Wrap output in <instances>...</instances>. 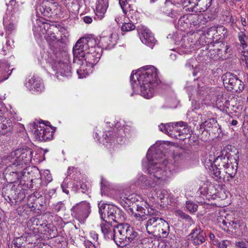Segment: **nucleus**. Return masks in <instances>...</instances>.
I'll use <instances>...</instances> for the list:
<instances>
[{
	"mask_svg": "<svg viewBox=\"0 0 248 248\" xmlns=\"http://www.w3.org/2000/svg\"><path fill=\"white\" fill-rule=\"evenodd\" d=\"M146 160L142 161V165L147 167L148 172L155 182L167 181L176 172L175 166L168 163L158 148L151 146L147 153Z\"/></svg>",
	"mask_w": 248,
	"mask_h": 248,
	"instance_id": "1",
	"label": "nucleus"
},
{
	"mask_svg": "<svg viewBox=\"0 0 248 248\" xmlns=\"http://www.w3.org/2000/svg\"><path fill=\"white\" fill-rule=\"evenodd\" d=\"M130 80L134 91L147 99L153 96L154 88L160 82L157 69L153 66L143 67L135 74L132 72Z\"/></svg>",
	"mask_w": 248,
	"mask_h": 248,
	"instance_id": "2",
	"label": "nucleus"
},
{
	"mask_svg": "<svg viewBox=\"0 0 248 248\" xmlns=\"http://www.w3.org/2000/svg\"><path fill=\"white\" fill-rule=\"evenodd\" d=\"M33 151L31 148L18 149L12 152L8 156V159L12 163V166L7 167L3 172V176L8 183H15L25 174L23 171H19L17 170H14L13 167H16L17 169H23L26 165L30 163Z\"/></svg>",
	"mask_w": 248,
	"mask_h": 248,
	"instance_id": "3",
	"label": "nucleus"
},
{
	"mask_svg": "<svg viewBox=\"0 0 248 248\" xmlns=\"http://www.w3.org/2000/svg\"><path fill=\"white\" fill-rule=\"evenodd\" d=\"M103 50L101 47H97L96 49L93 48L91 51H85V54L79 58H75L74 60L76 61L78 60L80 62L79 63L81 66L77 70L78 78H85L88 74L87 69L85 68V66L89 68L93 67L99 61L102 53Z\"/></svg>",
	"mask_w": 248,
	"mask_h": 248,
	"instance_id": "4",
	"label": "nucleus"
},
{
	"mask_svg": "<svg viewBox=\"0 0 248 248\" xmlns=\"http://www.w3.org/2000/svg\"><path fill=\"white\" fill-rule=\"evenodd\" d=\"M232 150V146L231 145L224 147L214 160V164H211L210 171L214 178L225 180V176L223 173H221V170L230 162V153Z\"/></svg>",
	"mask_w": 248,
	"mask_h": 248,
	"instance_id": "5",
	"label": "nucleus"
},
{
	"mask_svg": "<svg viewBox=\"0 0 248 248\" xmlns=\"http://www.w3.org/2000/svg\"><path fill=\"white\" fill-rule=\"evenodd\" d=\"M98 40L93 37L82 38L79 39L73 47V56L75 58H79L85 54V51H91L92 49H96L100 47L97 44Z\"/></svg>",
	"mask_w": 248,
	"mask_h": 248,
	"instance_id": "6",
	"label": "nucleus"
},
{
	"mask_svg": "<svg viewBox=\"0 0 248 248\" xmlns=\"http://www.w3.org/2000/svg\"><path fill=\"white\" fill-rule=\"evenodd\" d=\"M91 212L90 204L86 202H81L73 206L71 215L80 223H84Z\"/></svg>",
	"mask_w": 248,
	"mask_h": 248,
	"instance_id": "7",
	"label": "nucleus"
},
{
	"mask_svg": "<svg viewBox=\"0 0 248 248\" xmlns=\"http://www.w3.org/2000/svg\"><path fill=\"white\" fill-rule=\"evenodd\" d=\"M99 212L101 219L103 221H108L110 222L113 220L115 222L120 221L119 210L112 205L102 203L101 205L99 204Z\"/></svg>",
	"mask_w": 248,
	"mask_h": 248,
	"instance_id": "8",
	"label": "nucleus"
},
{
	"mask_svg": "<svg viewBox=\"0 0 248 248\" xmlns=\"http://www.w3.org/2000/svg\"><path fill=\"white\" fill-rule=\"evenodd\" d=\"M36 21L37 26H36L35 24H34L33 30L34 32H38V31H41L43 34L46 33L45 38L46 41L49 43L55 40H59L54 32V30H57L55 27L50 26L47 24H44L40 20L36 19ZM39 34L41 35V33L39 32Z\"/></svg>",
	"mask_w": 248,
	"mask_h": 248,
	"instance_id": "9",
	"label": "nucleus"
},
{
	"mask_svg": "<svg viewBox=\"0 0 248 248\" xmlns=\"http://www.w3.org/2000/svg\"><path fill=\"white\" fill-rule=\"evenodd\" d=\"M222 78L223 84L225 86L226 85V88L228 90L238 93L243 90L244 87L243 83L234 74L226 73L222 76Z\"/></svg>",
	"mask_w": 248,
	"mask_h": 248,
	"instance_id": "10",
	"label": "nucleus"
},
{
	"mask_svg": "<svg viewBox=\"0 0 248 248\" xmlns=\"http://www.w3.org/2000/svg\"><path fill=\"white\" fill-rule=\"evenodd\" d=\"M34 129L33 134L35 138L40 141H46L52 140L53 137V131L50 128L43 124L38 125L35 124H32Z\"/></svg>",
	"mask_w": 248,
	"mask_h": 248,
	"instance_id": "11",
	"label": "nucleus"
},
{
	"mask_svg": "<svg viewBox=\"0 0 248 248\" xmlns=\"http://www.w3.org/2000/svg\"><path fill=\"white\" fill-rule=\"evenodd\" d=\"M128 224L120 223L115 226L113 230L112 240L116 244L120 247H124L126 241V234L127 231Z\"/></svg>",
	"mask_w": 248,
	"mask_h": 248,
	"instance_id": "12",
	"label": "nucleus"
},
{
	"mask_svg": "<svg viewBox=\"0 0 248 248\" xmlns=\"http://www.w3.org/2000/svg\"><path fill=\"white\" fill-rule=\"evenodd\" d=\"M162 226L168 227V223L163 218L158 217H150L145 224L147 232L149 234H154L155 232H159Z\"/></svg>",
	"mask_w": 248,
	"mask_h": 248,
	"instance_id": "13",
	"label": "nucleus"
},
{
	"mask_svg": "<svg viewBox=\"0 0 248 248\" xmlns=\"http://www.w3.org/2000/svg\"><path fill=\"white\" fill-rule=\"evenodd\" d=\"M52 68L54 71H57V76H61L68 77L71 73V66L68 60L64 62L56 61L52 64Z\"/></svg>",
	"mask_w": 248,
	"mask_h": 248,
	"instance_id": "14",
	"label": "nucleus"
},
{
	"mask_svg": "<svg viewBox=\"0 0 248 248\" xmlns=\"http://www.w3.org/2000/svg\"><path fill=\"white\" fill-rule=\"evenodd\" d=\"M206 38L207 40L205 41V44L212 46H215V44L217 45V43L218 42V40L220 39V37L217 33L216 26L209 28L206 34L203 35L200 37V41H202L203 43V40H205Z\"/></svg>",
	"mask_w": 248,
	"mask_h": 248,
	"instance_id": "15",
	"label": "nucleus"
},
{
	"mask_svg": "<svg viewBox=\"0 0 248 248\" xmlns=\"http://www.w3.org/2000/svg\"><path fill=\"white\" fill-rule=\"evenodd\" d=\"M39 10L45 16L49 17L52 15H57L60 9L57 2L46 1L39 7Z\"/></svg>",
	"mask_w": 248,
	"mask_h": 248,
	"instance_id": "16",
	"label": "nucleus"
},
{
	"mask_svg": "<svg viewBox=\"0 0 248 248\" xmlns=\"http://www.w3.org/2000/svg\"><path fill=\"white\" fill-rule=\"evenodd\" d=\"M235 165H232V162L228 163V165H226L221 170V173H223L225 176V179L227 181L229 180V178L232 179L235 175L237 172V165L239 162V155L237 152L235 154V157L234 158Z\"/></svg>",
	"mask_w": 248,
	"mask_h": 248,
	"instance_id": "17",
	"label": "nucleus"
},
{
	"mask_svg": "<svg viewBox=\"0 0 248 248\" xmlns=\"http://www.w3.org/2000/svg\"><path fill=\"white\" fill-rule=\"evenodd\" d=\"M189 235L191 238V241L195 246H199L206 241V235L205 232L203 231L199 226H197L194 228Z\"/></svg>",
	"mask_w": 248,
	"mask_h": 248,
	"instance_id": "18",
	"label": "nucleus"
},
{
	"mask_svg": "<svg viewBox=\"0 0 248 248\" xmlns=\"http://www.w3.org/2000/svg\"><path fill=\"white\" fill-rule=\"evenodd\" d=\"M138 31L141 42L149 46H152L155 39L150 31L144 27H139Z\"/></svg>",
	"mask_w": 248,
	"mask_h": 248,
	"instance_id": "19",
	"label": "nucleus"
},
{
	"mask_svg": "<svg viewBox=\"0 0 248 248\" xmlns=\"http://www.w3.org/2000/svg\"><path fill=\"white\" fill-rule=\"evenodd\" d=\"M34 230H35L34 228L29 231L28 229H25V232L28 234V236H21L14 238L12 242L11 248H25L26 241L27 238L35 236L34 235Z\"/></svg>",
	"mask_w": 248,
	"mask_h": 248,
	"instance_id": "20",
	"label": "nucleus"
},
{
	"mask_svg": "<svg viewBox=\"0 0 248 248\" xmlns=\"http://www.w3.org/2000/svg\"><path fill=\"white\" fill-rule=\"evenodd\" d=\"M26 87L33 93H40L44 88L41 79L35 76H33L28 80L26 83Z\"/></svg>",
	"mask_w": 248,
	"mask_h": 248,
	"instance_id": "21",
	"label": "nucleus"
},
{
	"mask_svg": "<svg viewBox=\"0 0 248 248\" xmlns=\"http://www.w3.org/2000/svg\"><path fill=\"white\" fill-rule=\"evenodd\" d=\"M108 6V0H97L95 14L99 19H102L104 17Z\"/></svg>",
	"mask_w": 248,
	"mask_h": 248,
	"instance_id": "22",
	"label": "nucleus"
},
{
	"mask_svg": "<svg viewBox=\"0 0 248 248\" xmlns=\"http://www.w3.org/2000/svg\"><path fill=\"white\" fill-rule=\"evenodd\" d=\"M101 230L104 237L106 239L112 240L113 235V230L115 229V226L112 225L108 221H103L100 224Z\"/></svg>",
	"mask_w": 248,
	"mask_h": 248,
	"instance_id": "23",
	"label": "nucleus"
},
{
	"mask_svg": "<svg viewBox=\"0 0 248 248\" xmlns=\"http://www.w3.org/2000/svg\"><path fill=\"white\" fill-rule=\"evenodd\" d=\"M131 209L132 215L138 221H143L147 219L146 210L141 206L136 205Z\"/></svg>",
	"mask_w": 248,
	"mask_h": 248,
	"instance_id": "24",
	"label": "nucleus"
},
{
	"mask_svg": "<svg viewBox=\"0 0 248 248\" xmlns=\"http://www.w3.org/2000/svg\"><path fill=\"white\" fill-rule=\"evenodd\" d=\"M127 231L126 234V241L124 242V247L130 243L137 242L140 238L139 233L133 228L128 224Z\"/></svg>",
	"mask_w": 248,
	"mask_h": 248,
	"instance_id": "25",
	"label": "nucleus"
},
{
	"mask_svg": "<svg viewBox=\"0 0 248 248\" xmlns=\"http://www.w3.org/2000/svg\"><path fill=\"white\" fill-rule=\"evenodd\" d=\"M174 125L176 126V130H175L174 133L170 134V137L179 140L184 139V138H182L181 136L186 132V123L182 121L174 122Z\"/></svg>",
	"mask_w": 248,
	"mask_h": 248,
	"instance_id": "26",
	"label": "nucleus"
},
{
	"mask_svg": "<svg viewBox=\"0 0 248 248\" xmlns=\"http://www.w3.org/2000/svg\"><path fill=\"white\" fill-rule=\"evenodd\" d=\"M205 115H201V122L200 124V128H210L216 123V120L214 118L206 119Z\"/></svg>",
	"mask_w": 248,
	"mask_h": 248,
	"instance_id": "27",
	"label": "nucleus"
},
{
	"mask_svg": "<svg viewBox=\"0 0 248 248\" xmlns=\"http://www.w3.org/2000/svg\"><path fill=\"white\" fill-rule=\"evenodd\" d=\"M216 47L214 49H210L208 53V57L214 61H217L218 59H225L227 58L226 56H224L223 54H221L220 52L218 51L217 45H216Z\"/></svg>",
	"mask_w": 248,
	"mask_h": 248,
	"instance_id": "28",
	"label": "nucleus"
},
{
	"mask_svg": "<svg viewBox=\"0 0 248 248\" xmlns=\"http://www.w3.org/2000/svg\"><path fill=\"white\" fill-rule=\"evenodd\" d=\"M213 0H200L198 3V7L196 11L199 10L200 12H204L208 9L211 6Z\"/></svg>",
	"mask_w": 248,
	"mask_h": 248,
	"instance_id": "29",
	"label": "nucleus"
},
{
	"mask_svg": "<svg viewBox=\"0 0 248 248\" xmlns=\"http://www.w3.org/2000/svg\"><path fill=\"white\" fill-rule=\"evenodd\" d=\"M217 45L218 51L220 52L221 54H223L228 58L226 54L227 53L230 52V49L227 44L223 42H217Z\"/></svg>",
	"mask_w": 248,
	"mask_h": 248,
	"instance_id": "30",
	"label": "nucleus"
},
{
	"mask_svg": "<svg viewBox=\"0 0 248 248\" xmlns=\"http://www.w3.org/2000/svg\"><path fill=\"white\" fill-rule=\"evenodd\" d=\"M246 30L243 28L238 34V38L240 42V45L244 49L246 48L248 46L245 40L246 38Z\"/></svg>",
	"mask_w": 248,
	"mask_h": 248,
	"instance_id": "31",
	"label": "nucleus"
},
{
	"mask_svg": "<svg viewBox=\"0 0 248 248\" xmlns=\"http://www.w3.org/2000/svg\"><path fill=\"white\" fill-rule=\"evenodd\" d=\"M14 42V41L10 38L7 39L5 44L3 46L2 48V54L6 55L7 52L11 50L13 47Z\"/></svg>",
	"mask_w": 248,
	"mask_h": 248,
	"instance_id": "32",
	"label": "nucleus"
},
{
	"mask_svg": "<svg viewBox=\"0 0 248 248\" xmlns=\"http://www.w3.org/2000/svg\"><path fill=\"white\" fill-rule=\"evenodd\" d=\"M226 103L227 101L223 96V94L222 92H218L216 96V105L218 107H222L223 105V102Z\"/></svg>",
	"mask_w": 248,
	"mask_h": 248,
	"instance_id": "33",
	"label": "nucleus"
},
{
	"mask_svg": "<svg viewBox=\"0 0 248 248\" xmlns=\"http://www.w3.org/2000/svg\"><path fill=\"white\" fill-rule=\"evenodd\" d=\"M146 208L147 209V213H146L147 218L153 217L160 216L159 212L150 206V205H148V206Z\"/></svg>",
	"mask_w": 248,
	"mask_h": 248,
	"instance_id": "34",
	"label": "nucleus"
},
{
	"mask_svg": "<svg viewBox=\"0 0 248 248\" xmlns=\"http://www.w3.org/2000/svg\"><path fill=\"white\" fill-rule=\"evenodd\" d=\"M52 209L53 211L56 212L65 210V204L62 202H59L57 203L52 204Z\"/></svg>",
	"mask_w": 248,
	"mask_h": 248,
	"instance_id": "35",
	"label": "nucleus"
},
{
	"mask_svg": "<svg viewBox=\"0 0 248 248\" xmlns=\"http://www.w3.org/2000/svg\"><path fill=\"white\" fill-rule=\"evenodd\" d=\"M108 39H109L108 45L110 46H114L117 43V41L118 39V34L115 32H112L110 34Z\"/></svg>",
	"mask_w": 248,
	"mask_h": 248,
	"instance_id": "36",
	"label": "nucleus"
},
{
	"mask_svg": "<svg viewBox=\"0 0 248 248\" xmlns=\"http://www.w3.org/2000/svg\"><path fill=\"white\" fill-rule=\"evenodd\" d=\"M135 26L131 23H124L121 27V30L123 32H127L134 30Z\"/></svg>",
	"mask_w": 248,
	"mask_h": 248,
	"instance_id": "37",
	"label": "nucleus"
},
{
	"mask_svg": "<svg viewBox=\"0 0 248 248\" xmlns=\"http://www.w3.org/2000/svg\"><path fill=\"white\" fill-rule=\"evenodd\" d=\"M166 133L170 136L171 133H174L175 130H176V126L174 125V123H168L166 124Z\"/></svg>",
	"mask_w": 248,
	"mask_h": 248,
	"instance_id": "38",
	"label": "nucleus"
},
{
	"mask_svg": "<svg viewBox=\"0 0 248 248\" xmlns=\"http://www.w3.org/2000/svg\"><path fill=\"white\" fill-rule=\"evenodd\" d=\"M64 3L69 11H71V7L73 5L74 6L75 9H78V4L76 0H64Z\"/></svg>",
	"mask_w": 248,
	"mask_h": 248,
	"instance_id": "39",
	"label": "nucleus"
},
{
	"mask_svg": "<svg viewBox=\"0 0 248 248\" xmlns=\"http://www.w3.org/2000/svg\"><path fill=\"white\" fill-rule=\"evenodd\" d=\"M200 0H185V3L186 4V6H189L190 8H198V3Z\"/></svg>",
	"mask_w": 248,
	"mask_h": 248,
	"instance_id": "40",
	"label": "nucleus"
},
{
	"mask_svg": "<svg viewBox=\"0 0 248 248\" xmlns=\"http://www.w3.org/2000/svg\"><path fill=\"white\" fill-rule=\"evenodd\" d=\"M216 28L220 38L222 37H224L226 35L227 31L226 29L224 26H216Z\"/></svg>",
	"mask_w": 248,
	"mask_h": 248,
	"instance_id": "41",
	"label": "nucleus"
},
{
	"mask_svg": "<svg viewBox=\"0 0 248 248\" xmlns=\"http://www.w3.org/2000/svg\"><path fill=\"white\" fill-rule=\"evenodd\" d=\"M186 207L187 209L190 212H195L197 210V204L191 202H186Z\"/></svg>",
	"mask_w": 248,
	"mask_h": 248,
	"instance_id": "42",
	"label": "nucleus"
},
{
	"mask_svg": "<svg viewBox=\"0 0 248 248\" xmlns=\"http://www.w3.org/2000/svg\"><path fill=\"white\" fill-rule=\"evenodd\" d=\"M129 3L127 0H119V4L123 10L124 14H126L127 13V6Z\"/></svg>",
	"mask_w": 248,
	"mask_h": 248,
	"instance_id": "43",
	"label": "nucleus"
},
{
	"mask_svg": "<svg viewBox=\"0 0 248 248\" xmlns=\"http://www.w3.org/2000/svg\"><path fill=\"white\" fill-rule=\"evenodd\" d=\"M41 179H45L46 184L50 182L52 180V176L50 172L48 170L45 171L43 174L41 175Z\"/></svg>",
	"mask_w": 248,
	"mask_h": 248,
	"instance_id": "44",
	"label": "nucleus"
},
{
	"mask_svg": "<svg viewBox=\"0 0 248 248\" xmlns=\"http://www.w3.org/2000/svg\"><path fill=\"white\" fill-rule=\"evenodd\" d=\"M69 183V181H68V178H66L64 180L63 182L61 185V187L63 192L67 194L69 193V191L67 189V188L68 187Z\"/></svg>",
	"mask_w": 248,
	"mask_h": 248,
	"instance_id": "45",
	"label": "nucleus"
},
{
	"mask_svg": "<svg viewBox=\"0 0 248 248\" xmlns=\"http://www.w3.org/2000/svg\"><path fill=\"white\" fill-rule=\"evenodd\" d=\"M148 239L147 238H144L141 240V244L142 245L145 243L146 244V243L147 242L148 244L146 245L145 248H156L155 246L153 244L152 242H149L148 241H147Z\"/></svg>",
	"mask_w": 248,
	"mask_h": 248,
	"instance_id": "46",
	"label": "nucleus"
},
{
	"mask_svg": "<svg viewBox=\"0 0 248 248\" xmlns=\"http://www.w3.org/2000/svg\"><path fill=\"white\" fill-rule=\"evenodd\" d=\"M127 13L128 12L129 13L128 14V15L129 14H132L137 11L136 6L132 4L129 3L127 6Z\"/></svg>",
	"mask_w": 248,
	"mask_h": 248,
	"instance_id": "47",
	"label": "nucleus"
},
{
	"mask_svg": "<svg viewBox=\"0 0 248 248\" xmlns=\"http://www.w3.org/2000/svg\"><path fill=\"white\" fill-rule=\"evenodd\" d=\"M241 59L242 62H245L246 66L248 69V51L243 52Z\"/></svg>",
	"mask_w": 248,
	"mask_h": 248,
	"instance_id": "48",
	"label": "nucleus"
},
{
	"mask_svg": "<svg viewBox=\"0 0 248 248\" xmlns=\"http://www.w3.org/2000/svg\"><path fill=\"white\" fill-rule=\"evenodd\" d=\"M124 129L123 130V131L124 133L129 134L131 132L133 131L134 130L133 127L130 125H128V124H126V125H124ZM126 134H125V136Z\"/></svg>",
	"mask_w": 248,
	"mask_h": 248,
	"instance_id": "49",
	"label": "nucleus"
},
{
	"mask_svg": "<svg viewBox=\"0 0 248 248\" xmlns=\"http://www.w3.org/2000/svg\"><path fill=\"white\" fill-rule=\"evenodd\" d=\"M235 246L237 248H247V244L244 241H236Z\"/></svg>",
	"mask_w": 248,
	"mask_h": 248,
	"instance_id": "50",
	"label": "nucleus"
},
{
	"mask_svg": "<svg viewBox=\"0 0 248 248\" xmlns=\"http://www.w3.org/2000/svg\"><path fill=\"white\" fill-rule=\"evenodd\" d=\"M230 244L229 241L224 240L218 244L219 248H227V246Z\"/></svg>",
	"mask_w": 248,
	"mask_h": 248,
	"instance_id": "51",
	"label": "nucleus"
},
{
	"mask_svg": "<svg viewBox=\"0 0 248 248\" xmlns=\"http://www.w3.org/2000/svg\"><path fill=\"white\" fill-rule=\"evenodd\" d=\"M194 61V59H190L187 61L186 63V67L190 70H193L194 69V66L192 63Z\"/></svg>",
	"mask_w": 248,
	"mask_h": 248,
	"instance_id": "52",
	"label": "nucleus"
},
{
	"mask_svg": "<svg viewBox=\"0 0 248 248\" xmlns=\"http://www.w3.org/2000/svg\"><path fill=\"white\" fill-rule=\"evenodd\" d=\"M111 136V134L109 132H108L104 135H103V137L106 140V142L107 143L110 142L111 141H114V140L112 139L111 137H110Z\"/></svg>",
	"mask_w": 248,
	"mask_h": 248,
	"instance_id": "53",
	"label": "nucleus"
},
{
	"mask_svg": "<svg viewBox=\"0 0 248 248\" xmlns=\"http://www.w3.org/2000/svg\"><path fill=\"white\" fill-rule=\"evenodd\" d=\"M77 189L78 190L81 189V192L85 193L88 189V187L85 184H80V188H78V187Z\"/></svg>",
	"mask_w": 248,
	"mask_h": 248,
	"instance_id": "54",
	"label": "nucleus"
},
{
	"mask_svg": "<svg viewBox=\"0 0 248 248\" xmlns=\"http://www.w3.org/2000/svg\"><path fill=\"white\" fill-rule=\"evenodd\" d=\"M83 21L87 24H90L92 22V18L89 16H85L82 18Z\"/></svg>",
	"mask_w": 248,
	"mask_h": 248,
	"instance_id": "55",
	"label": "nucleus"
},
{
	"mask_svg": "<svg viewBox=\"0 0 248 248\" xmlns=\"http://www.w3.org/2000/svg\"><path fill=\"white\" fill-rule=\"evenodd\" d=\"M91 237L93 238V240L95 241H97L98 238V235L96 232L94 231H92L90 233Z\"/></svg>",
	"mask_w": 248,
	"mask_h": 248,
	"instance_id": "56",
	"label": "nucleus"
},
{
	"mask_svg": "<svg viewBox=\"0 0 248 248\" xmlns=\"http://www.w3.org/2000/svg\"><path fill=\"white\" fill-rule=\"evenodd\" d=\"M85 245L87 248H96L95 244L90 241H85Z\"/></svg>",
	"mask_w": 248,
	"mask_h": 248,
	"instance_id": "57",
	"label": "nucleus"
},
{
	"mask_svg": "<svg viewBox=\"0 0 248 248\" xmlns=\"http://www.w3.org/2000/svg\"><path fill=\"white\" fill-rule=\"evenodd\" d=\"M182 156L183 155L180 154H174L173 156V159L174 160V162H176V161H178L179 159H182Z\"/></svg>",
	"mask_w": 248,
	"mask_h": 248,
	"instance_id": "58",
	"label": "nucleus"
},
{
	"mask_svg": "<svg viewBox=\"0 0 248 248\" xmlns=\"http://www.w3.org/2000/svg\"><path fill=\"white\" fill-rule=\"evenodd\" d=\"M166 14L167 15V16H170L171 17H175L176 16V13L173 10H171V12H166Z\"/></svg>",
	"mask_w": 248,
	"mask_h": 248,
	"instance_id": "59",
	"label": "nucleus"
},
{
	"mask_svg": "<svg viewBox=\"0 0 248 248\" xmlns=\"http://www.w3.org/2000/svg\"><path fill=\"white\" fill-rule=\"evenodd\" d=\"M159 129L160 131L164 132V133H166V124H160L159 126Z\"/></svg>",
	"mask_w": 248,
	"mask_h": 248,
	"instance_id": "60",
	"label": "nucleus"
},
{
	"mask_svg": "<svg viewBox=\"0 0 248 248\" xmlns=\"http://www.w3.org/2000/svg\"><path fill=\"white\" fill-rule=\"evenodd\" d=\"M218 223H219V226L222 227H223V226H222V225H221L222 224L223 226H226L228 227H229L227 226V222L224 219H222V221H221L219 219H218Z\"/></svg>",
	"mask_w": 248,
	"mask_h": 248,
	"instance_id": "61",
	"label": "nucleus"
},
{
	"mask_svg": "<svg viewBox=\"0 0 248 248\" xmlns=\"http://www.w3.org/2000/svg\"><path fill=\"white\" fill-rule=\"evenodd\" d=\"M177 54L175 53H171L170 55V59L172 61H174L176 59Z\"/></svg>",
	"mask_w": 248,
	"mask_h": 248,
	"instance_id": "62",
	"label": "nucleus"
},
{
	"mask_svg": "<svg viewBox=\"0 0 248 248\" xmlns=\"http://www.w3.org/2000/svg\"><path fill=\"white\" fill-rule=\"evenodd\" d=\"M241 24L243 26H246L247 25V21L245 17H241Z\"/></svg>",
	"mask_w": 248,
	"mask_h": 248,
	"instance_id": "63",
	"label": "nucleus"
},
{
	"mask_svg": "<svg viewBox=\"0 0 248 248\" xmlns=\"http://www.w3.org/2000/svg\"><path fill=\"white\" fill-rule=\"evenodd\" d=\"M14 29V26L13 24H10L6 27V30L9 31H12Z\"/></svg>",
	"mask_w": 248,
	"mask_h": 248,
	"instance_id": "64",
	"label": "nucleus"
}]
</instances>
